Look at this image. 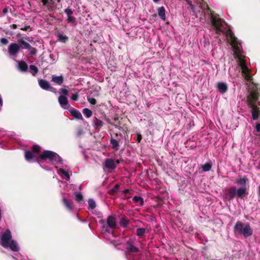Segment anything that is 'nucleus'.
Here are the masks:
<instances>
[{
  "mask_svg": "<svg viewBox=\"0 0 260 260\" xmlns=\"http://www.w3.org/2000/svg\"><path fill=\"white\" fill-rule=\"evenodd\" d=\"M242 73L243 75L245 77L246 80H251L252 78V76L250 74V71L247 66L241 68Z\"/></svg>",
  "mask_w": 260,
  "mask_h": 260,
  "instance_id": "obj_18",
  "label": "nucleus"
},
{
  "mask_svg": "<svg viewBox=\"0 0 260 260\" xmlns=\"http://www.w3.org/2000/svg\"><path fill=\"white\" fill-rule=\"evenodd\" d=\"M59 170L61 174L64 175L68 178V180L70 179V175L68 172L62 168L59 169Z\"/></svg>",
  "mask_w": 260,
  "mask_h": 260,
  "instance_id": "obj_40",
  "label": "nucleus"
},
{
  "mask_svg": "<svg viewBox=\"0 0 260 260\" xmlns=\"http://www.w3.org/2000/svg\"><path fill=\"white\" fill-rule=\"evenodd\" d=\"M0 42L4 45H6L8 43L9 41L7 39L5 38H2L0 39Z\"/></svg>",
  "mask_w": 260,
  "mask_h": 260,
  "instance_id": "obj_49",
  "label": "nucleus"
},
{
  "mask_svg": "<svg viewBox=\"0 0 260 260\" xmlns=\"http://www.w3.org/2000/svg\"><path fill=\"white\" fill-rule=\"evenodd\" d=\"M78 98H79V94H78V93L76 92L75 93H74L72 95V96L71 97V99L73 101H76L78 100Z\"/></svg>",
  "mask_w": 260,
  "mask_h": 260,
  "instance_id": "obj_47",
  "label": "nucleus"
},
{
  "mask_svg": "<svg viewBox=\"0 0 260 260\" xmlns=\"http://www.w3.org/2000/svg\"><path fill=\"white\" fill-rule=\"evenodd\" d=\"M234 232L235 234L243 235L244 238H247L252 235L253 230L249 223L244 224L238 221L234 226Z\"/></svg>",
  "mask_w": 260,
  "mask_h": 260,
  "instance_id": "obj_1",
  "label": "nucleus"
},
{
  "mask_svg": "<svg viewBox=\"0 0 260 260\" xmlns=\"http://www.w3.org/2000/svg\"><path fill=\"white\" fill-rule=\"evenodd\" d=\"M201 168L204 172H207L211 170L212 165L210 162H207L201 166Z\"/></svg>",
  "mask_w": 260,
  "mask_h": 260,
  "instance_id": "obj_30",
  "label": "nucleus"
},
{
  "mask_svg": "<svg viewBox=\"0 0 260 260\" xmlns=\"http://www.w3.org/2000/svg\"><path fill=\"white\" fill-rule=\"evenodd\" d=\"M131 192V190L128 189H125L123 192L124 193V194H128V193H129Z\"/></svg>",
  "mask_w": 260,
  "mask_h": 260,
  "instance_id": "obj_55",
  "label": "nucleus"
},
{
  "mask_svg": "<svg viewBox=\"0 0 260 260\" xmlns=\"http://www.w3.org/2000/svg\"><path fill=\"white\" fill-rule=\"evenodd\" d=\"M60 91L63 94V95L66 96V95H68L69 91L67 89L60 88Z\"/></svg>",
  "mask_w": 260,
  "mask_h": 260,
  "instance_id": "obj_48",
  "label": "nucleus"
},
{
  "mask_svg": "<svg viewBox=\"0 0 260 260\" xmlns=\"http://www.w3.org/2000/svg\"><path fill=\"white\" fill-rule=\"evenodd\" d=\"M133 201L135 203L140 202L141 206H143L144 204L143 199L140 197L135 196L133 199Z\"/></svg>",
  "mask_w": 260,
  "mask_h": 260,
  "instance_id": "obj_33",
  "label": "nucleus"
},
{
  "mask_svg": "<svg viewBox=\"0 0 260 260\" xmlns=\"http://www.w3.org/2000/svg\"><path fill=\"white\" fill-rule=\"evenodd\" d=\"M119 188V185L117 184H116L114 187L109 191V193L111 195H114L118 190Z\"/></svg>",
  "mask_w": 260,
  "mask_h": 260,
  "instance_id": "obj_39",
  "label": "nucleus"
},
{
  "mask_svg": "<svg viewBox=\"0 0 260 260\" xmlns=\"http://www.w3.org/2000/svg\"><path fill=\"white\" fill-rule=\"evenodd\" d=\"M121 137H122L121 134L119 135L118 133H115L114 134V138L115 139H117L118 140H121L120 138H121Z\"/></svg>",
  "mask_w": 260,
  "mask_h": 260,
  "instance_id": "obj_50",
  "label": "nucleus"
},
{
  "mask_svg": "<svg viewBox=\"0 0 260 260\" xmlns=\"http://www.w3.org/2000/svg\"><path fill=\"white\" fill-rule=\"evenodd\" d=\"M105 166L109 169H114L116 166L114 161L110 158H107L105 161Z\"/></svg>",
  "mask_w": 260,
  "mask_h": 260,
  "instance_id": "obj_17",
  "label": "nucleus"
},
{
  "mask_svg": "<svg viewBox=\"0 0 260 260\" xmlns=\"http://www.w3.org/2000/svg\"><path fill=\"white\" fill-rule=\"evenodd\" d=\"M18 43L20 46V48H23L26 49H29L31 48V46L29 44L23 40V39H20L18 40Z\"/></svg>",
  "mask_w": 260,
  "mask_h": 260,
  "instance_id": "obj_24",
  "label": "nucleus"
},
{
  "mask_svg": "<svg viewBox=\"0 0 260 260\" xmlns=\"http://www.w3.org/2000/svg\"><path fill=\"white\" fill-rule=\"evenodd\" d=\"M259 193L260 194V187H259Z\"/></svg>",
  "mask_w": 260,
  "mask_h": 260,
  "instance_id": "obj_64",
  "label": "nucleus"
},
{
  "mask_svg": "<svg viewBox=\"0 0 260 260\" xmlns=\"http://www.w3.org/2000/svg\"><path fill=\"white\" fill-rule=\"evenodd\" d=\"M127 247L126 248V251L129 253H138L140 251L139 249L133 245L131 241H128L126 242Z\"/></svg>",
  "mask_w": 260,
  "mask_h": 260,
  "instance_id": "obj_12",
  "label": "nucleus"
},
{
  "mask_svg": "<svg viewBox=\"0 0 260 260\" xmlns=\"http://www.w3.org/2000/svg\"><path fill=\"white\" fill-rule=\"evenodd\" d=\"M232 43L235 45L237 43V39L235 37L232 36L231 37Z\"/></svg>",
  "mask_w": 260,
  "mask_h": 260,
  "instance_id": "obj_52",
  "label": "nucleus"
},
{
  "mask_svg": "<svg viewBox=\"0 0 260 260\" xmlns=\"http://www.w3.org/2000/svg\"><path fill=\"white\" fill-rule=\"evenodd\" d=\"M62 202L63 205L65 206L66 209L71 211L73 209V202L71 200H70L67 198H63L62 199Z\"/></svg>",
  "mask_w": 260,
  "mask_h": 260,
  "instance_id": "obj_13",
  "label": "nucleus"
},
{
  "mask_svg": "<svg viewBox=\"0 0 260 260\" xmlns=\"http://www.w3.org/2000/svg\"><path fill=\"white\" fill-rule=\"evenodd\" d=\"M70 113L72 116L78 119L83 120L82 115L80 111L75 109V108H72L70 110Z\"/></svg>",
  "mask_w": 260,
  "mask_h": 260,
  "instance_id": "obj_15",
  "label": "nucleus"
},
{
  "mask_svg": "<svg viewBox=\"0 0 260 260\" xmlns=\"http://www.w3.org/2000/svg\"><path fill=\"white\" fill-rule=\"evenodd\" d=\"M29 50H30L29 53L31 56H33V55H35L36 54L37 50L35 48L32 47L31 46V48H29Z\"/></svg>",
  "mask_w": 260,
  "mask_h": 260,
  "instance_id": "obj_45",
  "label": "nucleus"
},
{
  "mask_svg": "<svg viewBox=\"0 0 260 260\" xmlns=\"http://www.w3.org/2000/svg\"><path fill=\"white\" fill-rule=\"evenodd\" d=\"M29 69H30V73L34 76H35L38 73V69L35 65H30L29 66Z\"/></svg>",
  "mask_w": 260,
  "mask_h": 260,
  "instance_id": "obj_34",
  "label": "nucleus"
},
{
  "mask_svg": "<svg viewBox=\"0 0 260 260\" xmlns=\"http://www.w3.org/2000/svg\"><path fill=\"white\" fill-rule=\"evenodd\" d=\"M256 129L257 132H260V123L256 124Z\"/></svg>",
  "mask_w": 260,
  "mask_h": 260,
  "instance_id": "obj_56",
  "label": "nucleus"
},
{
  "mask_svg": "<svg viewBox=\"0 0 260 260\" xmlns=\"http://www.w3.org/2000/svg\"><path fill=\"white\" fill-rule=\"evenodd\" d=\"M10 27L12 29H16L17 28V25L16 24H13L10 25Z\"/></svg>",
  "mask_w": 260,
  "mask_h": 260,
  "instance_id": "obj_57",
  "label": "nucleus"
},
{
  "mask_svg": "<svg viewBox=\"0 0 260 260\" xmlns=\"http://www.w3.org/2000/svg\"><path fill=\"white\" fill-rule=\"evenodd\" d=\"M20 49L19 43H13L10 44L8 47V52L11 55L16 56Z\"/></svg>",
  "mask_w": 260,
  "mask_h": 260,
  "instance_id": "obj_8",
  "label": "nucleus"
},
{
  "mask_svg": "<svg viewBox=\"0 0 260 260\" xmlns=\"http://www.w3.org/2000/svg\"><path fill=\"white\" fill-rule=\"evenodd\" d=\"M228 200L229 201H232L235 197L243 199L245 196L244 188H238L237 189L235 186H233L228 189Z\"/></svg>",
  "mask_w": 260,
  "mask_h": 260,
  "instance_id": "obj_3",
  "label": "nucleus"
},
{
  "mask_svg": "<svg viewBox=\"0 0 260 260\" xmlns=\"http://www.w3.org/2000/svg\"><path fill=\"white\" fill-rule=\"evenodd\" d=\"M234 48L235 50V53L236 54V57H238V55L241 53L240 49L238 45H234Z\"/></svg>",
  "mask_w": 260,
  "mask_h": 260,
  "instance_id": "obj_42",
  "label": "nucleus"
},
{
  "mask_svg": "<svg viewBox=\"0 0 260 260\" xmlns=\"http://www.w3.org/2000/svg\"><path fill=\"white\" fill-rule=\"evenodd\" d=\"M93 122L96 129L99 130L100 128L103 126L104 124V123L103 122V121L97 118L96 117H94V119L93 120Z\"/></svg>",
  "mask_w": 260,
  "mask_h": 260,
  "instance_id": "obj_23",
  "label": "nucleus"
},
{
  "mask_svg": "<svg viewBox=\"0 0 260 260\" xmlns=\"http://www.w3.org/2000/svg\"><path fill=\"white\" fill-rule=\"evenodd\" d=\"M56 36L57 37V41L61 43H66L69 40V37L63 35L62 33H61L60 31H57L56 32Z\"/></svg>",
  "mask_w": 260,
  "mask_h": 260,
  "instance_id": "obj_14",
  "label": "nucleus"
},
{
  "mask_svg": "<svg viewBox=\"0 0 260 260\" xmlns=\"http://www.w3.org/2000/svg\"><path fill=\"white\" fill-rule=\"evenodd\" d=\"M20 29H21V30H24V31H26L28 29H30V30H31V28H30V26H26L24 27L21 28Z\"/></svg>",
  "mask_w": 260,
  "mask_h": 260,
  "instance_id": "obj_53",
  "label": "nucleus"
},
{
  "mask_svg": "<svg viewBox=\"0 0 260 260\" xmlns=\"http://www.w3.org/2000/svg\"><path fill=\"white\" fill-rule=\"evenodd\" d=\"M12 234L10 230L7 229L2 235L0 244L4 248H7L8 244L12 240Z\"/></svg>",
  "mask_w": 260,
  "mask_h": 260,
  "instance_id": "obj_6",
  "label": "nucleus"
},
{
  "mask_svg": "<svg viewBox=\"0 0 260 260\" xmlns=\"http://www.w3.org/2000/svg\"><path fill=\"white\" fill-rule=\"evenodd\" d=\"M208 11L210 12V19L212 26L215 29L216 34H219L222 32L221 27L222 26V20L219 17L218 15L215 14L209 8Z\"/></svg>",
  "mask_w": 260,
  "mask_h": 260,
  "instance_id": "obj_5",
  "label": "nucleus"
},
{
  "mask_svg": "<svg viewBox=\"0 0 260 260\" xmlns=\"http://www.w3.org/2000/svg\"><path fill=\"white\" fill-rule=\"evenodd\" d=\"M24 157L26 160L29 161L34 158V155L31 151L29 150H25Z\"/></svg>",
  "mask_w": 260,
  "mask_h": 260,
  "instance_id": "obj_28",
  "label": "nucleus"
},
{
  "mask_svg": "<svg viewBox=\"0 0 260 260\" xmlns=\"http://www.w3.org/2000/svg\"><path fill=\"white\" fill-rule=\"evenodd\" d=\"M153 2L155 3H157L159 0H153Z\"/></svg>",
  "mask_w": 260,
  "mask_h": 260,
  "instance_id": "obj_61",
  "label": "nucleus"
},
{
  "mask_svg": "<svg viewBox=\"0 0 260 260\" xmlns=\"http://www.w3.org/2000/svg\"><path fill=\"white\" fill-rule=\"evenodd\" d=\"M18 67L19 70L23 72L26 71L28 69V65L23 60L20 61L18 62Z\"/></svg>",
  "mask_w": 260,
  "mask_h": 260,
  "instance_id": "obj_26",
  "label": "nucleus"
},
{
  "mask_svg": "<svg viewBox=\"0 0 260 260\" xmlns=\"http://www.w3.org/2000/svg\"><path fill=\"white\" fill-rule=\"evenodd\" d=\"M83 113L87 118L90 117L92 114V111L88 108H84Z\"/></svg>",
  "mask_w": 260,
  "mask_h": 260,
  "instance_id": "obj_35",
  "label": "nucleus"
},
{
  "mask_svg": "<svg viewBox=\"0 0 260 260\" xmlns=\"http://www.w3.org/2000/svg\"><path fill=\"white\" fill-rule=\"evenodd\" d=\"M118 119H119L118 117L117 116H115V117H114V121H117V120H118Z\"/></svg>",
  "mask_w": 260,
  "mask_h": 260,
  "instance_id": "obj_59",
  "label": "nucleus"
},
{
  "mask_svg": "<svg viewBox=\"0 0 260 260\" xmlns=\"http://www.w3.org/2000/svg\"><path fill=\"white\" fill-rule=\"evenodd\" d=\"M248 178L246 176H244L242 178H240L237 179L235 182V183H237V184L241 185V186L240 188L245 189V195L247 194L246 189V183L248 182Z\"/></svg>",
  "mask_w": 260,
  "mask_h": 260,
  "instance_id": "obj_10",
  "label": "nucleus"
},
{
  "mask_svg": "<svg viewBox=\"0 0 260 260\" xmlns=\"http://www.w3.org/2000/svg\"><path fill=\"white\" fill-rule=\"evenodd\" d=\"M157 13L159 17L164 21L166 20V10L165 8L162 6L157 9Z\"/></svg>",
  "mask_w": 260,
  "mask_h": 260,
  "instance_id": "obj_22",
  "label": "nucleus"
},
{
  "mask_svg": "<svg viewBox=\"0 0 260 260\" xmlns=\"http://www.w3.org/2000/svg\"><path fill=\"white\" fill-rule=\"evenodd\" d=\"M142 139V135L140 134L137 135L136 141L140 143Z\"/></svg>",
  "mask_w": 260,
  "mask_h": 260,
  "instance_id": "obj_51",
  "label": "nucleus"
},
{
  "mask_svg": "<svg viewBox=\"0 0 260 260\" xmlns=\"http://www.w3.org/2000/svg\"><path fill=\"white\" fill-rule=\"evenodd\" d=\"M259 91H260V85L252 83L251 91L247 99V105H250V104H256L260 95Z\"/></svg>",
  "mask_w": 260,
  "mask_h": 260,
  "instance_id": "obj_4",
  "label": "nucleus"
},
{
  "mask_svg": "<svg viewBox=\"0 0 260 260\" xmlns=\"http://www.w3.org/2000/svg\"><path fill=\"white\" fill-rule=\"evenodd\" d=\"M75 199L78 202H80L83 201V197L81 192H76Z\"/></svg>",
  "mask_w": 260,
  "mask_h": 260,
  "instance_id": "obj_38",
  "label": "nucleus"
},
{
  "mask_svg": "<svg viewBox=\"0 0 260 260\" xmlns=\"http://www.w3.org/2000/svg\"><path fill=\"white\" fill-rule=\"evenodd\" d=\"M238 60H239V65L240 66L241 68L245 67L246 66V61L242 58L240 55H238Z\"/></svg>",
  "mask_w": 260,
  "mask_h": 260,
  "instance_id": "obj_31",
  "label": "nucleus"
},
{
  "mask_svg": "<svg viewBox=\"0 0 260 260\" xmlns=\"http://www.w3.org/2000/svg\"><path fill=\"white\" fill-rule=\"evenodd\" d=\"M76 18L72 16L68 17L67 21L68 23H74L75 22Z\"/></svg>",
  "mask_w": 260,
  "mask_h": 260,
  "instance_id": "obj_43",
  "label": "nucleus"
},
{
  "mask_svg": "<svg viewBox=\"0 0 260 260\" xmlns=\"http://www.w3.org/2000/svg\"><path fill=\"white\" fill-rule=\"evenodd\" d=\"M25 39L26 40H28V38L26 37V38H25Z\"/></svg>",
  "mask_w": 260,
  "mask_h": 260,
  "instance_id": "obj_63",
  "label": "nucleus"
},
{
  "mask_svg": "<svg viewBox=\"0 0 260 260\" xmlns=\"http://www.w3.org/2000/svg\"><path fill=\"white\" fill-rule=\"evenodd\" d=\"M39 159L45 160L48 159L51 161H58L61 164V158L55 152L50 150H44L37 158V161L39 162Z\"/></svg>",
  "mask_w": 260,
  "mask_h": 260,
  "instance_id": "obj_2",
  "label": "nucleus"
},
{
  "mask_svg": "<svg viewBox=\"0 0 260 260\" xmlns=\"http://www.w3.org/2000/svg\"><path fill=\"white\" fill-rule=\"evenodd\" d=\"M89 208L91 209H94L96 207L95 202L92 199H89L88 201Z\"/></svg>",
  "mask_w": 260,
  "mask_h": 260,
  "instance_id": "obj_36",
  "label": "nucleus"
},
{
  "mask_svg": "<svg viewBox=\"0 0 260 260\" xmlns=\"http://www.w3.org/2000/svg\"><path fill=\"white\" fill-rule=\"evenodd\" d=\"M100 222H101V223H104V221H103V220H101V221H100Z\"/></svg>",
  "mask_w": 260,
  "mask_h": 260,
  "instance_id": "obj_62",
  "label": "nucleus"
},
{
  "mask_svg": "<svg viewBox=\"0 0 260 260\" xmlns=\"http://www.w3.org/2000/svg\"><path fill=\"white\" fill-rule=\"evenodd\" d=\"M128 222H129L128 220H127L126 218L122 217L120 219V225L121 226H122L123 228H126L127 226Z\"/></svg>",
  "mask_w": 260,
  "mask_h": 260,
  "instance_id": "obj_32",
  "label": "nucleus"
},
{
  "mask_svg": "<svg viewBox=\"0 0 260 260\" xmlns=\"http://www.w3.org/2000/svg\"><path fill=\"white\" fill-rule=\"evenodd\" d=\"M107 223L108 226L112 230L117 228L116 219L112 216H109L107 219Z\"/></svg>",
  "mask_w": 260,
  "mask_h": 260,
  "instance_id": "obj_11",
  "label": "nucleus"
},
{
  "mask_svg": "<svg viewBox=\"0 0 260 260\" xmlns=\"http://www.w3.org/2000/svg\"><path fill=\"white\" fill-rule=\"evenodd\" d=\"M248 106L251 109L252 119L254 120L257 119L259 114V110L257 105L255 104H250Z\"/></svg>",
  "mask_w": 260,
  "mask_h": 260,
  "instance_id": "obj_9",
  "label": "nucleus"
},
{
  "mask_svg": "<svg viewBox=\"0 0 260 260\" xmlns=\"http://www.w3.org/2000/svg\"><path fill=\"white\" fill-rule=\"evenodd\" d=\"M7 13H8V8H5L4 9H3V15H5Z\"/></svg>",
  "mask_w": 260,
  "mask_h": 260,
  "instance_id": "obj_54",
  "label": "nucleus"
},
{
  "mask_svg": "<svg viewBox=\"0 0 260 260\" xmlns=\"http://www.w3.org/2000/svg\"><path fill=\"white\" fill-rule=\"evenodd\" d=\"M217 87L218 91L221 93L226 92L228 89L226 84L223 82L217 83Z\"/></svg>",
  "mask_w": 260,
  "mask_h": 260,
  "instance_id": "obj_16",
  "label": "nucleus"
},
{
  "mask_svg": "<svg viewBox=\"0 0 260 260\" xmlns=\"http://www.w3.org/2000/svg\"><path fill=\"white\" fill-rule=\"evenodd\" d=\"M38 83L41 88L46 90H49L51 92H55L56 89L52 87L49 83L46 80L39 79Z\"/></svg>",
  "mask_w": 260,
  "mask_h": 260,
  "instance_id": "obj_7",
  "label": "nucleus"
},
{
  "mask_svg": "<svg viewBox=\"0 0 260 260\" xmlns=\"http://www.w3.org/2000/svg\"><path fill=\"white\" fill-rule=\"evenodd\" d=\"M52 81L58 85H61L63 82V78L62 76H56L52 75Z\"/></svg>",
  "mask_w": 260,
  "mask_h": 260,
  "instance_id": "obj_25",
  "label": "nucleus"
},
{
  "mask_svg": "<svg viewBox=\"0 0 260 260\" xmlns=\"http://www.w3.org/2000/svg\"><path fill=\"white\" fill-rule=\"evenodd\" d=\"M43 6H46L49 11L52 10V5H53V0H50L49 2L48 0H42Z\"/></svg>",
  "mask_w": 260,
  "mask_h": 260,
  "instance_id": "obj_27",
  "label": "nucleus"
},
{
  "mask_svg": "<svg viewBox=\"0 0 260 260\" xmlns=\"http://www.w3.org/2000/svg\"><path fill=\"white\" fill-rule=\"evenodd\" d=\"M103 229H105V231L106 232H109V231L108 230L107 228H108V226H106V225H103Z\"/></svg>",
  "mask_w": 260,
  "mask_h": 260,
  "instance_id": "obj_58",
  "label": "nucleus"
},
{
  "mask_svg": "<svg viewBox=\"0 0 260 260\" xmlns=\"http://www.w3.org/2000/svg\"><path fill=\"white\" fill-rule=\"evenodd\" d=\"M58 102L61 106L65 108V106L68 105V100L66 96L61 95L58 98Z\"/></svg>",
  "mask_w": 260,
  "mask_h": 260,
  "instance_id": "obj_20",
  "label": "nucleus"
},
{
  "mask_svg": "<svg viewBox=\"0 0 260 260\" xmlns=\"http://www.w3.org/2000/svg\"><path fill=\"white\" fill-rule=\"evenodd\" d=\"M7 248H10L13 251H18L19 247L16 241L12 240L9 244H8Z\"/></svg>",
  "mask_w": 260,
  "mask_h": 260,
  "instance_id": "obj_21",
  "label": "nucleus"
},
{
  "mask_svg": "<svg viewBox=\"0 0 260 260\" xmlns=\"http://www.w3.org/2000/svg\"><path fill=\"white\" fill-rule=\"evenodd\" d=\"M120 140L115 139L113 137H112L110 139V144L111 145L112 148L115 151H117L119 148V142Z\"/></svg>",
  "mask_w": 260,
  "mask_h": 260,
  "instance_id": "obj_19",
  "label": "nucleus"
},
{
  "mask_svg": "<svg viewBox=\"0 0 260 260\" xmlns=\"http://www.w3.org/2000/svg\"><path fill=\"white\" fill-rule=\"evenodd\" d=\"M64 12L68 15V17H69V16H71L72 14H73V11L70 8L66 9L64 10Z\"/></svg>",
  "mask_w": 260,
  "mask_h": 260,
  "instance_id": "obj_46",
  "label": "nucleus"
},
{
  "mask_svg": "<svg viewBox=\"0 0 260 260\" xmlns=\"http://www.w3.org/2000/svg\"><path fill=\"white\" fill-rule=\"evenodd\" d=\"M146 229L145 228H138L137 229L136 235L140 237H143L146 233Z\"/></svg>",
  "mask_w": 260,
  "mask_h": 260,
  "instance_id": "obj_29",
  "label": "nucleus"
},
{
  "mask_svg": "<svg viewBox=\"0 0 260 260\" xmlns=\"http://www.w3.org/2000/svg\"><path fill=\"white\" fill-rule=\"evenodd\" d=\"M32 152L39 154L41 152V147L38 145H34L31 148Z\"/></svg>",
  "mask_w": 260,
  "mask_h": 260,
  "instance_id": "obj_37",
  "label": "nucleus"
},
{
  "mask_svg": "<svg viewBox=\"0 0 260 260\" xmlns=\"http://www.w3.org/2000/svg\"><path fill=\"white\" fill-rule=\"evenodd\" d=\"M87 100L88 102L91 105H94L96 103V100L93 98H88Z\"/></svg>",
  "mask_w": 260,
  "mask_h": 260,
  "instance_id": "obj_44",
  "label": "nucleus"
},
{
  "mask_svg": "<svg viewBox=\"0 0 260 260\" xmlns=\"http://www.w3.org/2000/svg\"><path fill=\"white\" fill-rule=\"evenodd\" d=\"M106 121H107L108 123H109V124H111L112 125H113V126H115L116 128H118L119 130H121V129H122V127H121V126H120L119 125H117V124H114V123H112V122L110 121V120L109 119L107 118V119H106Z\"/></svg>",
  "mask_w": 260,
  "mask_h": 260,
  "instance_id": "obj_41",
  "label": "nucleus"
},
{
  "mask_svg": "<svg viewBox=\"0 0 260 260\" xmlns=\"http://www.w3.org/2000/svg\"><path fill=\"white\" fill-rule=\"evenodd\" d=\"M116 164H119L120 163V161H119V160L118 159H117V160L116 161Z\"/></svg>",
  "mask_w": 260,
  "mask_h": 260,
  "instance_id": "obj_60",
  "label": "nucleus"
}]
</instances>
